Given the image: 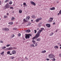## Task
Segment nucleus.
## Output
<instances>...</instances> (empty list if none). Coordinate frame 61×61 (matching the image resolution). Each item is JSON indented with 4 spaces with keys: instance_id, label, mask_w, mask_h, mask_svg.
<instances>
[{
    "instance_id": "obj_1",
    "label": "nucleus",
    "mask_w": 61,
    "mask_h": 61,
    "mask_svg": "<svg viewBox=\"0 0 61 61\" xmlns=\"http://www.w3.org/2000/svg\"><path fill=\"white\" fill-rule=\"evenodd\" d=\"M42 31L41 30H39V31H38L37 33L36 34V36L37 38H38V37L40 36V33Z\"/></svg>"
},
{
    "instance_id": "obj_2",
    "label": "nucleus",
    "mask_w": 61,
    "mask_h": 61,
    "mask_svg": "<svg viewBox=\"0 0 61 61\" xmlns=\"http://www.w3.org/2000/svg\"><path fill=\"white\" fill-rule=\"evenodd\" d=\"M5 9H6V8H9V5L8 3H7L5 6H4Z\"/></svg>"
},
{
    "instance_id": "obj_3",
    "label": "nucleus",
    "mask_w": 61,
    "mask_h": 61,
    "mask_svg": "<svg viewBox=\"0 0 61 61\" xmlns=\"http://www.w3.org/2000/svg\"><path fill=\"white\" fill-rule=\"evenodd\" d=\"M55 56V55L53 54H50L49 56L50 58H53Z\"/></svg>"
},
{
    "instance_id": "obj_4",
    "label": "nucleus",
    "mask_w": 61,
    "mask_h": 61,
    "mask_svg": "<svg viewBox=\"0 0 61 61\" xmlns=\"http://www.w3.org/2000/svg\"><path fill=\"white\" fill-rule=\"evenodd\" d=\"M30 38V36L28 34H26L25 36V38L26 39H29Z\"/></svg>"
},
{
    "instance_id": "obj_5",
    "label": "nucleus",
    "mask_w": 61,
    "mask_h": 61,
    "mask_svg": "<svg viewBox=\"0 0 61 61\" xmlns=\"http://www.w3.org/2000/svg\"><path fill=\"white\" fill-rule=\"evenodd\" d=\"M41 19H42V18H41L37 19H36V22H38L39 21V20H41Z\"/></svg>"
},
{
    "instance_id": "obj_6",
    "label": "nucleus",
    "mask_w": 61,
    "mask_h": 61,
    "mask_svg": "<svg viewBox=\"0 0 61 61\" xmlns=\"http://www.w3.org/2000/svg\"><path fill=\"white\" fill-rule=\"evenodd\" d=\"M30 3L32 5H34L35 6L36 5V4L35 3V2H34L33 1H31L30 2Z\"/></svg>"
},
{
    "instance_id": "obj_7",
    "label": "nucleus",
    "mask_w": 61,
    "mask_h": 61,
    "mask_svg": "<svg viewBox=\"0 0 61 61\" xmlns=\"http://www.w3.org/2000/svg\"><path fill=\"white\" fill-rule=\"evenodd\" d=\"M3 30H4L5 31H8L9 30V29H8V28H5V29H4Z\"/></svg>"
},
{
    "instance_id": "obj_8",
    "label": "nucleus",
    "mask_w": 61,
    "mask_h": 61,
    "mask_svg": "<svg viewBox=\"0 0 61 61\" xmlns=\"http://www.w3.org/2000/svg\"><path fill=\"white\" fill-rule=\"evenodd\" d=\"M12 54L13 55L15 54V53H16V51H15V50H13L12 52Z\"/></svg>"
},
{
    "instance_id": "obj_9",
    "label": "nucleus",
    "mask_w": 61,
    "mask_h": 61,
    "mask_svg": "<svg viewBox=\"0 0 61 61\" xmlns=\"http://www.w3.org/2000/svg\"><path fill=\"white\" fill-rule=\"evenodd\" d=\"M55 9V7H53L52 8H50V10H53Z\"/></svg>"
},
{
    "instance_id": "obj_10",
    "label": "nucleus",
    "mask_w": 61,
    "mask_h": 61,
    "mask_svg": "<svg viewBox=\"0 0 61 61\" xmlns=\"http://www.w3.org/2000/svg\"><path fill=\"white\" fill-rule=\"evenodd\" d=\"M46 26H47V27H50V24H47L46 25Z\"/></svg>"
},
{
    "instance_id": "obj_11",
    "label": "nucleus",
    "mask_w": 61,
    "mask_h": 61,
    "mask_svg": "<svg viewBox=\"0 0 61 61\" xmlns=\"http://www.w3.org/2000/svg\"><path fill=\"white\" fill-rule=\"evenodd\" d=\"M41 25H42V22H41L40 23H39L38 25V27H41Z\"/></svg>"
},
{
    "instance_id": "obj_12",
    "label": "nucleus",
    "mask_w": 61,
    "mask_h": 61,
    "mask_svg": "<svg viewBox=\"0 0 61 61\" xmlns=\"http://www.w3.org/2000/svg\"><path fill=\"white\" fill-rule=\"evenodd\" d=\"M31 17L33 19L36 18V16L35 15H32Z\"/></svg>"
},
{
    "instance_id": "obj_13",
    "label": "nucleus",
    "mask_w": 61,
    "mask_h": 61,
    "mask_svg": "<svg viewBox=\"0 0 61 61\" xmlns=\"http://www.w3.org/2000/svg\"><path fill=\"white\" fill-rule=\"evenodd\" d=\"M35 38H37V37H36V35L35 36V37H33L32 38V39H33V40H34V39H35Z\"/></svg>"
},
{
    "instance_id": "obj_14",
    "label": "nucleus",
    "mask_w": 61,
    "mask_h": 61,
    "mask_svg": "<svg viewBox=\"0 0 61 61\" xmlns=\"http://www.w3.org/2000/svg\"><path fill=\"white\" fill-rule=\"evenodd\" d=\"M26 31L27 33V32H31V31L29 30H26Z\"/></svg>"
},
{
    "instance_id": "obj_15",
    "label": "nucleus",
    "mask_w": 61,
    "mask_h": 61,
    "mask_svg": "<svg viewBox=\"0 0 61 61\" xmlns=\"http://www.w3.org/2000/svg\"><path fill=\"white\" fill-rule=\"evenodd\" d=\"M19 13L21 14L22 12V10H19Z\"/></svg>"
},
{
    "instance_id": "obj_16",
    "label": "nucleus",
    "mask_w": 61,
    "mask_h": 61,
    "mask_svg": "<svg viewBox=\"0 0 61 61\" xmlns=\"http://www.w3.org/2000/svg\"><path fill=\"white\" fill-rule=\"evenodd\" d=\"M23 21L25 23L27 22V20H25V19H23Z\"/></svg>"
},
{
    "instance_id": "obj_17",
    "label": "nucleus",
    "mask_w": 61,
    "mask_h": 61,
    "mask_svg": "<svg viewBox=\"0 0 61 61\" xmlns=\"http://www.w3.org/2000/svg\"><path fill=\"white\" fill-rule=\"evenodd\" d=\"M12 3H13V2L11 1H10V2L9 3V5H12Z\"/></svg>"
},
{
    "instance_id": "obj_18",
    "label": "nucleus",
    "mask_w": 61,
    "mask_h": 61,
    "mask_svg": "<svg viewBox=\"0 0 61 61\" xmlns=\"http://www.w3.org/2000/svg\"><path fill=\"white\" fill-rule=\"evenodd\" d=\"M33 43V44H36V41L34 40H33L32 41Z\"/></svg>"
},
{
    "instance_id": "obj_19",
    "label": "nucleus",
    "mask_w": 61,
    "mask_h": 61,
    "mask_svg": "<svg viewBox=\"0 0 61 61\" xmlns=\"http://www.w3.org/2000/svg\"><path fill=\"white\" fill-rule=\"evenodd\" d=\"M15 18L14 17H12L11 18V20L12 21V20H15Z\"/></svg>"
},
{
    "instance_id": "obj_20",
    "label": "nucleus",
    "mask_w": 61,
    "mask_h": 61,
    "mask_svg": "<svg viewBox=\"0 0 61 61\" xmlns=\"http://www.w3.org/2000/svg\"><path fill=\"white\" fill-rule=\"evenodd\" d=\"M9 24L10 25H13V22H9Z\"/></svg>"
},
{
    "instance_id": "obj_21",
    "label": "nucleus",
    "mask_w": 61,
    "mask_h": 61,
    "mask_svg": "<svg viewBox=\"0 0 61 61\" xmlns=\"http://www.w3.org/2000/svg\"><path fill=\"white\" fill-rule=\"evenodd\" d=\"M41 40L40 39V38H39L38 39H37L36 40L37 41H40V40Z\"/></svg>"
},
{
    "instance_id": "obj_22",
    "label": "nucleus",
    "mask_w": 61,
    "mask_h": 61,
    "mask_svg": "<svg viewBox=\"0 0 61 61\" xmlns=\"http://www.w3.org/2000/svg\"><path fill=\"white\" fill-rule=\"evenodd\" d=\"M46 51L45 50L42 51V53H46Z\"/></svg>"
},
{
    "instance_id": "obj_23",
    "label": "nucleus",
    "mask_w": 61,
    "mask_h": 61,
    "mask_svg": "<svg viewBox=\"0 0 61 61\" xmlns=\"http://www.w3.org/2000/svg\"><path fill=\"white\" fill-rule=\"evenodd\" d=\"M48 21L49 22H52V20L51 19L49 20Z\"/></svg>"
},
{
    "instance_id": "obj_24",
    "label": "nucleus",
    "mask_w": 61,
    "mask_h": 61,
    "mask_svg": "<svg viewBox=\"0 0 61 61\" xmlns=\"http://www.w3.org/2000/svg\"><path fill=\"white\" fill-rule=\"evenodd\" d=\"M30 19V16H28L26 17V19Z\"/></svg>"
},
{
    "instance_id": "obj_25",
    "label": "nucleus",
    "mask_w": 61,
    "mask_h": 61,
    "mask_svg": "<svg viewBox=\"0 0 61 61\" xmlns=\"http://www.w3.org/2000/svg\"><path fill=\"white\" fill-rule=\"evenodd\" d=\"M44 28H41V30L42 31H43V30H44Z\"/></svg>"
},
{
    "instance_id": "obj_26",
    "label": "nucleus",
    "mask_w": 61,
    "mask_h": 61,
    "mask_svg": "<svg viewBox=\"0 0 61 61\" xmlns=\"http://www.w3.org/2000/svg\"><path fill=\"white\" fill-rule=\"evenodd\" d=\"M9 48V50H13V48L11 47V48Z\"/></svg>"
},
{
    "instance_id": "obj_27",
    "label": "nucleus",
    "mask_w": 61,
    "mask_h": 61,
    "mask_svg": "<svg viewBox=\"0 0 61 61\" xmlns=\"http://www.w3.org/2000/svg\"><path fill=\"white\" fill-rule=\"evenodd\" d=\"M10 51H8L7 52V54H10Z\"/></svg>"
},
{
    "instance_id": "obj_28",
    "label": "nucleus",
    "mask_w": 61,
    "mask_h": 61,
    "mask_svg": "<svg viewBox=\"0 0 61 61\" xmlns=\"http://www.w3.org/2000/svg\"><path fill=\"white\" fill-rule=\"evenodd\" d=\"M31 47H35V46L33 44H32L31 45Z\"/></svg>"
},
{
    "instance_id": "obj_29",
    "label": "nucleus",
    "mask_w": 61,
    "mask_h": 61,
    "mask_svg": "<svg viewBox=\"0 0 61 61\" xmlns=\"http://www.w3.org/2000/svg\"><path fill=\"white\" fill-rule=\"evenodd\" d=\"M9 0H7L5 1V3H7V2H8V1L9 2Z\"/></svg>"
},
{
    "instance_id": "obj_30",
    "label": "nucleus",
    "mask_w": 61,
    "mask_h": 61,
    "mask_svg": "<svg viewBox=\"0 0 61 61\" xmlns=\"http://www.w3.org/2000/svg\"><path fill=\"white\" fill-rule=\"evenodd\" d=\"M53 34H54V33H52L51 34H50V36H52Z\"/></svg>"
},
{
    "instance_id": "obj_31",
    "label": "nucleus",
    "mask_w": 61,
    "mask_h": 61,
    "mask_svg": "<svg viewBox=\"0 0 61 61\" xmlns=\"http://www.w3.org/2000/svg\"><path fill=\"white\" fill-rule=\"evenodd\" d=\"M4 18H7V16L6 15H5L4 16Z\"/></svg>"
},
{
    "instance_id": "obj_32",
    "label": "nucleus",
    "mask_w": 61,
    "mask_h": 61,
    "mask_svg": "<svg viewBox=\"0 0 61 61\" xmlns=\"http://www.w3.org/2000/svg\"><path fill=\"white\" fill-rule=\"evenodd\" d=\"M58 48V47L56 46H55L54 48Z\"/></svg>"
},
{
    "instance_id": "obj_33",
    "label": "nucleus",
    "mask_w": 61,
    "mask_h": 61,
    "mask_svg": "<svg viewBox=\"0 0 61 61\" xmlns=\"http://www.w3.org/2000/svg\"><path fill=\"white\" fill-rule=\"evenodd\" d=\"M14 58H15V57H11V59H14Z\"/></svg>"
},
{
    "instance_id": "obj_34",
    "label": "nucleus",
    "mask_w": 61,
    "mask_h": 61,
    "mask_svg": "<svg viewBox=\"0 0 61 61\" xmlns=\"http://www.w3.org/2000/svg\"><path fill=\"white\" fill-rule=\"evenodd\" d=\"M21 34L20 33L19 34H18V36H21Z\"/></svg>"
},
{
    "instance_id": "obj_35",
    "label": "nucleus",
    "mask_w": 61,
    "mask_h": 61,
    "mask_svg": "<svg viewBox=\"0 0 61 61\" xmlns=\"http://www.w3.org/2000/svg\"><path fill=\"white\" fill-rule=\"evenodd\" d=\"M5 48H6V47L4 46V47H3L2 48V49H5Z\"/></svg>"
},
{
    "instance_id": "obj_36",
    "label": "nucleus",
    "mask_w": 61,
    "mask_h": 61,
    "mask_svg": "<svg viewBox=\"0 0 61 61\" xmlns=\"http://www.w3.org/2000/svg\"><path fill=\"white\" fill-rule=\"evenodd\" d=\"M7 47H8V46H10V44H8L6 45Z\"/></svg>"
},
{
    "instance_id": "obj_37",
    "label": "nucleus",
    "mask_w": 61,
    "mask_h": 61,
    "mask_svg": "<svg viewBox=\"0 0 61 61\" xmlns=\"http://www.w3.org/2000/svg\"><path fill=\"white\" fill-rule=\"evenodd\" d=\"M15 36V35H13L11 36V37H14Z\"/></svg>"
},
{
    "instance_id": "obj_38",
    "label": "nucleus",
    "mask_w": 61,
    "mask_h": 61,
    "mask_svg": "<svg viewBox=\"0 0 61 61\" xmlns=\"http://www.w3.org/2000/svg\"><path fill=\"white\" fill-rule=\"evenodd\" d=\"M50 19H51V20H53V17L50 18Z\"/></svg>"
},
{
    "instance_id": "obj_39",
    "label": "nucleus",
    "mask_w": 61,
    "mask_h": 61,
    "mask_svg": "<svg viewBox=\"0 0 61 61\" xmlns=\"http://www.w3.org/2000/svg\"><path fill=\"white\" fill-rule=\"evenodd\" d=\"M53 61H55L56 60V59L55 58H54L53 59H52Z\"/></svg>"
},
{
    "instance_id": "obj_40",
    "label": "nucleus",
    "mask_w": 61,
    "mask_h": 61,
    "mask_svg": "<svg viewBox=\"0 0 61 61\" xmlns=\"http://www.w3.org/2000/svg\"><path fill=\"white\" fill-rule=\"evenodd\" d=\"M25 58L26 59V60H28V58H27L26 57H25Z\"/></svg>"
},
{
    "instance_id": "obj_41",
    "label": "nucleus",
    "mask_w": 61,
    "mask_h": 61,
    "mask_svg": "<svg viewBox=\"0 0 61 61\" xmlns=\"http://www.w3.org/2000/svg\"><path fill=\"white\" fill-rule=\"evenodd\" d=\"M10 9H14V8H13V7H10Z\"/></svg>"
},
{
    "instance_id": "obj_42",
    "label": "nucleus",
    "mask_w": 61,
    "mask_h": 61,
    "mask_svg": "<svg viewBox=\"0 0 61 61\" xmlns=\"http://www.w3.org/2000/svg\"><path fill=\"white\" fill-rule=\"evenodd\" d=\"M34 31H35V34H36V30H34Z\"/></svg>"
},
{
    "instance_id": "obj_43",
    "label": "nucleus",
    "mask_w": 61,
    "mask_h": 61,
    "mask_svg": "<svg viewBox=\"0 0 61 61\" xmlns=\"http://www.w3.org/2000/svg\"><path fill=\"white\" fill-rule=\"evenodd\" d=\"M59 56L60 57H61V53H60Z\"/></svg>"
},
{
    "instance_id": "obj_44",
    "label": "nucleus",
    "mask_w": 61,
    "mask_h": 61,
    "mask_svg": "<svg viewBox=\"0 0 61 61\" xmlns=\"http://www.w3.org/2000/svg\"><path fill=\"white\" fill-rule=\"evenodd\" d=\"M4 51H3L1 53V55H3V54H4Z\"/></svg>"
},
{
    "instance_id": "obj_45",
    "label": "nucleus",
    "mask_w": 61,
    "mask_h": 61,
    "mask_svg": "<svg viewBox=\"0 0 61 61\" xmlns=\"http://www.w3.org/2000/svg\"><path fill=\"white\" fill-rule=\"evenodd\" d=\"M23 5H26V3H23Z\"/></svg>"
},
{
    "instance_id": "obj_46",
    "label": "nucleus",
    "mask_w": 61,
    "mask_h": 61,
    "mask_svg": "<svg viewBox=\"0 0 61 61\" xmlns=\"http://www.w3.org/2000/svg\"><path fill=\"white\" fill-rule=\"evenodd\" d=\"M28 35H29V36H32V35L30 34H28Z\"/></svg>"
},
{
    "instance_id": "obj_47",
    "label": "nucleus",
    "mask_w": 61,
    "mask_h": 61,
    "mask_svg": "<svg viewBox=\"0 0 61 61\" xmlns=\"http://www.w3.org/2000/svg\"><path fill=\"white\" fill-rule=\"evenodd\" d=\"M12 48H13V49H15L16 48H15V47H12Z\"/></svg>"
},
{
    "instance_id": "obj_48",
    "label": "nucleus",
    "mask_w": 61,
    "mask_h": 61,
    "mask_svg": "<svg viewBox=\"0 0 61 61\" xmlns=\"http://www.w3.org/2000/svg\"><path fill=\"white\" fill-rule=\"evenodd\" d=\"M28 24L29 25H31V23H29Z\"/></svg>"
},
{
    "instance_id": "obj_49",
    "label": "nucleus",
    "mask_w": 61,
    "mask_h": 61,
    "mask_svg": "<svg viewBox=\"0 0 61 61\" xmlns=\"http://www.w3.org/2000/svg\"><path fill=\"white\" fill-rule=\"evenodd\" d=\"M59 13L61 15V10H60V11L59 12Z\"/></svg>"
},
{
    "instance_id": "obj_50",
    "label": "nucleus",
    "mask_w": 61,
    "mask_h": 61,
    "mask_svg": "<svg viewBox=\"0 0 61 61\" xmlns=\"http://www.w3.org/2000/svg\"><path fill=\"white\" fill-rule=\"evenodd\" d=\"M37 46V43H36V44H35V46Z\"/></svg>"
},
{
    "instance_id": "obj_51",
    "label": "nucleus",
    "mask_w": 61,
    "mask_h": 61,
    "mask_svg": "<svg viewBox=\"0 0 61 61\" xmlns=\"http://www.w3.org/2000/svg\"><path fill=\"white\" fill-rule=\"evenodd\" d=\"M14 30H16L17 29V28H15L13 29Z\"/></svg>"
},
{
    "instance_id": "obj_52",
    "label": "nucleus",
    "mask_w": 61,
    "mask_h": 61,
    "mask_svg": "<svg viewBox=\"0 0 61 61\" xmlns=\"http://www.w3.org/2000/svg\"><path fill=\"white\" fill-rule=\"evenodd\" d=\"M6 49L7 50H9V48H7Z\"/></svg>"
},
{
    "instance_id": "obj_53",
    "label": "nucleus",
    "mask_w": 61,
    "mask_h": 61,
    "mask_svg": "<svg viewBox=\"0 0 61 61\" xmlns=\"http://www.w3.org/2000/svg\"><path fill=\"white\" fill-rule=\"evenodd\" d=\"M49 60H50V59H49L48 58L47 59V60L48 61Z\"/></svg>"
},
{
    "instance_id": "obj_54",
    "label": "nucleus",
    "mask_w": 61,
    "mask_h": 61,
    "mask_svg": "<svg viewBox=\"0 0 61 61\" xmlns=\"http://www.w3.org/2000/svg\"><path fill=\"white\" fill-rule=\"evenodd\" d=\"M55 24H56V23H55V22H54V23H53V25H55Z\"/></svg>"
},
{
    "instance_id": "obj_55",
    "label": "nucleus",
    "mask_w": 61,
    "mask_h": 61,
    "mask_svg": "<svg viewBox=\"0 0 61 61\" xmlns=\"http://www.w3.org/2000/svg\"><path fill=\"white\" fill-rule=\"evenodd\" d=\"M0 43H3V41H1L0 42Z\"/></svg>"
},
{
    "instance_id": "obj_56",
    "label": "nucleus",
    "mask_w": 61,
    "mask_h": 61,
    "mask_svg": "<svg viewBox=\"0 0 61 61\" xmlns=\"http://www.w3.org/2000/svg\"><path fill=\"white\" fill-rule=\"evenodd\" d=\"M60 15V13H58L57 15Z\"/></svg>"
},
{
    "instance_id": "obj_57",
    "label": "nucleus",
    "mask_w": 61,
    "mask_h": 61,
    "mask_svg": "<svg viewBox=\"0 0 61 61\" xmlns=\"http://www.w3.org/2000/svg\"><path fill=\"white\" fill-rule=\"evenodd\" d=\"M31 22H33V20H31Z\"/></svg>"
},
{
    "instance_id": "obj_58",
    "label": "nucleus",
    "mask_w": 61,
    "mask_h": 61,
    "mask_svg": "<svg viewBox=\"0 0 61 61\" xmlns=\"http://www.w3.org/2000/svg\"><path fill=\"white\" fill-rule=\"evenodd\" d=\"M37 30H39V29L38 28H37Z\"/></svg>"
},
{
    "instance_id": "obj_59",
    "label": "nucleus",
    "mask_w": 61,
    "mask_h": 61,
    "mask_svg": "<svg viewBox=\"0 0 61 61\" xmlns=\"http://www.w3.org/2000/svg\"><path fill=\"white\" fill-rule=\"evenodd\" d=\"M1 1H0V5H1Z\"/></svg>"
},
{
    "instance_id": "obj_60",
    "label": "nucleus",
    "mask_w": 61,
    "mask_h": 61,
    "mask_svg": "<svg viewBox=\"0 0 61 61\" xmlns=\"http://www.w3.org/2000/svg\"><path fill=\"white\" fill-rule=\"evenodd\" d=\"M9 15V13H7V15Z\"/></svg>"
},
{
    "instance_id": "obj_61",
    "label": "nucleus",
    "mask_w": 61,
    "mask_h": 61,
    "mask_svg": "<svg viewBox=\"0 0 61 61\" xmlns=\"http://www.w3.org/2000/svg\"><path fill=\"white\" fill-rule=\"evenodd\" d=\"M56 2L57 3H58V1H56Z\"/></svg>"
},
{
    "instance_id": "obj_62",
    "label": "nucleus",
    "mask_w": 61,
    "mask_h": 61,
    "mask_svg": "<svg viewBox=\"0 0 61 61\" xmlns=\"http://www.w3.org/2000/svg\"><path fill=\"white\" fill-rule=\"evenodd\" d=\"M25 5V6H27V5Z\"/></svg>"
},
{
    "instance_id": "obj_63",
    "label": "nucleus",
    "mask_w": 61,
    "mask_h": 61,
    "mask_svg": "<svg viewBox=\"0 0 61 61\" xmlns=\"http://www.w3.org/2000/svg\"><path fill=\"white\" fill-rule=\"evenodd\" d=\"M27 25V26H28V25H29L28 24Z\"/></svg>"
},
{
    "instance_id": "obj_64",
    "label": "nucleus",
    "mask_w": 61,
    "mask_h": 61,
    "mask_svg": "<svg viewBox=\"0 0 61 61\" xmlns=\"http://www.w3.org/2000/svg\"><path fill=\"white\" fill-rule=\"evenodd\" d=\"M60 48L61 49V46L60 47Z\"/></svg>"
}]
</instances>
